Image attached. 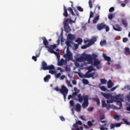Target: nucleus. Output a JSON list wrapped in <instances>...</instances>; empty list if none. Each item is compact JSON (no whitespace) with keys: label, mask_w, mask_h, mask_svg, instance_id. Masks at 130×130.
<instances>
[{"label":"nucleus","mask_w":130,"mask_h":130,"mask_svg":"<svg viewBox=\"0 0 130 130\" xmlns=\"http://www.w3.org/2000/svg\"><path fill=\"white\" fill-rule=\"evenodd\" d=\"M77 96V100L78 101H79V102L82 103L83 102V100L84 101L82 105V107L83 109H84V108H87V107H88V105H89V95H83V96H82V94L80 93L78 94Z\"/></svg>","instance_id":"f257e3e1"},{"label":"nucleus","mask_w":130,"mask_h":130,"mask_svg":"<svg viewBox=\"0 0 130 130\" xmlns=\"http://www.w3.org/2000/svg\"><path fill=\"white\" fill-rule=\"evenodd\" d=\"M42 39L43 40V44L45 45V47L46 48H47L48 51L50 53H53L54 50L53 49H55V48H56V44H54L53 45H50V46H48L49 44H48V41L47 40H46V38L45 37H43Z\"/></svg>","instance_id":"f03ea898"},{"label":"nucleus","mask_w":130,"mask_h":130,"mask_svg":"<svg viewBox=\"0 0 130 130\" xmlns=\"http://www.w3.org/2000/svg\"><path fill=\"white\" fill-rule=\"evenodd\" d=\"M54 90L57 91V92H60V93L63 95L64 100L67 99V95L69 92V89L64 85H62L61 89L58 88V87H56L54 88Z\"/></svg>","instance_id":"7ed1b4c3"},{"label":"nucleus","mask_w":130,"mask_h":130,"mask_svg":"<svg viewBox=\"0 0 130 130\" xmlns=\"http://www.w3.org/2000/svg\"><path fill=\"white\" fill-rule=\"evenodd\" d=\"M87 70H88L86 74L84 75V78H93L94 77H97V74L95 72L89 74V73H91L92 71H94V68H93V67L89 66L87 67Z\"/></svg>","instance_id":"20e7f679"},{"label":"nucleus","mask_w":130,"mask_h":130,"mask_svg":"<svg viewBox=\"0 0 130 130\" xmlns=\"http://www.w3.org/2000/svg\"><path fill=\"white\" fill-rule=\"evenodd\" d=\"M41 70H43V71L54 70V66L53 65L47 66V63H46V62H45V61H43L42 62L41 71Z\"/></svg>","instance_id":"39448f33"},{"label":"nucleus","mask_w":130,"mask_h":130,"mask_svg":"<svg viewBox=\"0 0 130 130\" xmlns=\"http://www.w3.org/2000/svg\"><path fill=\"white\" fill-rule=\"evenodd\" d=\"M85 60H87L88 62L92 64L93 63V59H95V58H97V55L95 54H85Z\"/></svg>","instance_id":"423d86ee"},{"label":"nucleus","mask_w":130,"mask_h":130,"mask_svg":"<svg viewBox=\"0 0 130 130\" xmlns=\"http://www.w3.org/2000/svg\"><path fill=\"white\" fill-rule=\"evenodd\" d=\"M64 57L68 59V60H72L73 59V54L70 51L69 47L67 48V54L64 56Z\"/></svg>","instance_id":"0eeeda50"},{"label":"nucleus","mask_w":130,"mask_h":130,"mask_svg":"<svg viewBox=\"0 0 130 130\" xmlns=\"http://www.w3.org/2000/svg\"><path fill=\"white\" fill-rule=\"evenodd\" d=\"M116 99H117V104L119 106L118 109H120V108L122 107V101H123V99H122V98H119V95H117L116 97Z\"/></svg>","instance_id":"6e6552de"},{"label":"nucleus","mask_w":130,"mask_h":130,"mask_svg":"<svg viewBox=\"0 0 130 130\" xmlns=\"http://www.w3.org/2000/svg\"><path fill=\"white\" fill-rule=\"evenodd\" d=\"M102 107H103V108H105L106 107L107 110H109V109H110V108H111V105L107 104L106 101H105V100H102Z\"/></svg>","instance_id":"1a4fd4ad"},{"label":"nucleus","mask_w":130,"mask_h":130,"mask_svg":"<svg viewBox=\"0 0 130 130\" xmlns=\"http://www.w3.org/2000/svg\"><path fill=\"white\" fill-rule=\"evenodd\" d=\"M101 61H100L99 60L96 58L94 59L93 66L94 67H96V69H98V70H99V69H100V67H101Z\"/></svg>","instance_id":"9d476101"},{"label":"nucleus","mask_w":130,"mask_h":130,"mask_svg":"<svg viewBox=\"0 0 130 130\" xmlns=\"http://www.w3.org/2000/svg\"><path fill=\"white\" fill-rule=\"evenodd\" d=\"M96 41H97V38L95 37H93L91 40H88V45L89 46H90V45H92V44H94Z\"/></svg>","instance_id":"9b49d317"},{"label":"nucleus","mask_w":130,"mask_h":130,"mask_svg":"<svg viewBox=\"0 0 130 130\" xmlns=\"http://www.w3.org/2000/svg\"><path fill=\"white\" fill-rule=\"evenodd\" d=\"M105 27H106V24H105L104 23H101L100 24L97 25V29L100 31L103 29H105Z\"/></svg>","instance_id":"f8f14e48"},{"label":"nucleus","mask_w":130,"mask_h":130,"mask_svg":"<svg viewBox=\"0 0 130 130\" xmlns=\"http://www.w3.org/2000/svg\"><path fill=\"white\" fill-rule=\"evenodd\" d=\"M101 95L103 96L106 99H110L112 98V94L110 93H105L104 92H101Z\"/></svg>","instance_id":"ddd939ff"},{"label":"nucleus","mask_w":130,"mask_h":130,"mask_svg":"<svg viewBox=\"0 0 130 130\" xmlns=\"http://www.w3.org/2000/svg\"><path fill=\"white\" fill-rule=\"evenodd\" d=\"M113 28L115 31H117L118 32H120L122 30V28H121L118 24H115L113 26Z\"/></svg>","instance_id":"4468645a"},{"label":"nucleus","mask_w":130,"mask_h":130,"mask_svg":"<svg viewBox=\"0 0 130 130\" xmlns=\"http://www.w3.org/2000/svg\"><path fill=\"white\" fill-rule=\"evenodd\" d=\"M77 61H79V62H83V61H86L85 56H81L76 59Z\"/></svg>","instance_id":"2eb2a0df"},{"label":"nucleus","mask_w":130,"mask_h":130,"mask_svg":"<svg viewBox=\"0 0 130 130\" xmlns=\"http://www.w3.org/2000/svg\"><path fill=\"white\" fill-rule=\"evenodd\" d=\"M40 55V51L39 50L37 51L36 55L32 56V59H34L35 61H37V57H39V55Z\"/></svg>","instance_id":"dca6fc26"},{"label":"nucleus","mask_w":130,"mask_h":130,"mask_svg":"<svg viewBox=\"0 0 130 130\" xmlns=\"http://www.w3.org/2000/svg\"><path fill=\"white\" fill-rule=\"evenodd\" d=\"M64 25V29L66 32H69L71 31V28H70V25L69 24L63 23Z\"/></svg>","instance_id":"f3484780"},{"label":"nucleus","mask_w":130,"mask_h":130,"mask_svg":"<svg viewBox=\"0 0 130 130\" xmlns=\"http://www.w3.org/2000/svg\"><path fill=\"white\" fill-rule=\"evenodd\" d=\"M121 125V123H117V124H111L110 125V128L111 129H112V128H114V127L116 126V127H118Z\"/></svg>","instance_id":"a211bd4d"},{"label":"nucleus","mask_w":130,"mask_h":130,"mask_svg":"<svg viewBox=\"0 0 130 130\" xmlns=\"http://www.w3.org/2000/svg\"><path fill=\"white\" fill-rule=\"evenodd\" d=\"M64 12L63 13V16L65 17V18H68L69 16V14L68 13V11L67 10V7L66 6H63Z\"/></svg>","instance_id":"6ab92c4d"},{"label":"nucleus","mask_w":130,"mask_h":130,"mask_svg":"<svg viewBox=\"0 0 130 130\" xmlns=\"http://www.w3.org/2000/svg\"><path fill=\"white\" fill-rule=\"evenodd\" d=\"M108 89H110V88H112L114 86V84L112 82V81L111 80H109L108 82Z\"/></svg>","instance_id":"aec40b11"},{"label":"nucleus","mask_w":130,"mask_h":130,"mask_svg":"<svg viewBox=\"0 0 130 130\" xmlns=\"http://www.w3.org/2000/svg\"><path fill=\"white\" fill-rule=\"evenodd\" d=\"M75 36L71 34H69L68 36V39H69V40H71V41L75 40Z\"/></svg>","instance_id":"412c9836"},{"label":"nucleus","mask_w":130,"mask_h":130,"mask_svg":"<svg viewBox=\"0 0 130 130\" xmlns=\"http://www.w3.org/2000/svg\"><path fill=\"white\" fill-rule=\"evenodd\" d=\"M103 56L105 59V60H106L107 61H110V60H111V58H110V57L107 56L106 55V54L105 53L103 54Z\"/></svg>","instance_id":"4be33fe9"},{"label":"nucleus","mask_w":130,"mask_h":130,"mask_svg":"<svg viewBox=\"0 0 130 130\" xmlns=\"http://www.w3.org/2000/svg\"><path fill=\"white\" fill-rule=\"evenodd\" d=\"M108 125H107V124H104L102 125V127H100L101 130H108Z\"/></svg>","instance_id":"5701e85b"},{"label":"nucleus","mask_w":130,"mask_h":130,"mask_svg":"<svg viewBox=\"0 0 130 130\" xmlns=\"http://www.w3.org/2000/svg\"><path fill=\"white\" fill-rule=\"evenodd\" d=\"M64 63V59H63V58H61L60 61L58 60L57 65L59 66V67H61V66H62V64H63Z\"/></svg>","instance_id":"b1692460"},{"label":"nucleus","mask_w":130,"mask_h":130,"mask_svg":"<svg viewBox=\"0 0 130 130\" xmlns=\"http://www.w3.org/2000/svg\"><path fill=\"white\" fill-rule=\"evenodd\" d=\"M74 23V21L72 20V19L70 18H67L65 19V20L63 22V24H68V23Z\"/></svg>","instance_id":"393cba45"},{"label":"nucleus","mask_w":130,"mask_h":130,"mask_svg":"<svg viewBox=\"0 0 130 130\" xmlns=\"http://www.w3.org/2000/svg\"><path fill=\"white\" fill-rule=\"evenodd\" d=\"M81 105H80V104L79 103L76 104V111H78V112L81 111Z\"/></svg>","instance_id":"a878e982"},{"label":"nucleus","mask_w":130,"mask_h":130,"mask_svg":"<svg viewBox=\"0 0 130 130\" xmlns=\"http://www.w3.org/2000/svg\"><path fill=\"white\" fill-rule=\"evenodd\" d=\"M124 53H125V54H126V55H129V54H130L129 48L126 47L125 48Z\"/></svg>","instance_id":"bb28decb"},{"label":"nucleus","mask_w":130,"mask_h":130,"mask_svg":"<svg viewBox=\"0 0 130 130\" xmlns=\"http://www.w3.org/2000/svg\"><path fill=\"white\" fill-rule=\"evenodd\" d=\"M51 78V76H50V75H47L45 77H44V80L45 82H48Z\"/></svg>","instance_id":"cd10ccee"},{"label":"nucleus","mask_w":130,"mask_h":130,"mask_svg":"<svg viewBox=\"0 0 130 130\" xmlns=\"http://www.w3.org/2000/svg\"><path fill=\"white\" fill-rule=\"evenodd\" d=\"M122 24H123L124 25V27H127V21L126 20L122 19H121Z\"/></svg>","instance_id":"c85d7f7f"},{"label":"nucleus","mask_w":130,"mask_h":130,"mask_svg":"<svg viewBox=\"0 0 130 130\" xmlns=\"http://www.w3.org/2000/svg\"><path fill=\"white\" fill-rule=\"evenodd\" d=\"M98 21H99V15L96 16L94 18L92 22H93V24H96V23H97V22H98Z\"/></svg>","instance_id":"c756f323"},{"label":"nucleus","mask_w":130,"mask_h":130,"mask_svg":"<svg viewBox=\"0 0 130 130\" xmlns=\"http://www.w3.org/2000/svg\"><path fill=\"white\" fill-rule=\"evenodd\" d=\"M76 42H77L78 44H82V43L83 42V40L80 38H78L76 40Z\"/></svg>","instance_id":"7c9ffc66"},{"label":"nucleus","mask_w":130,"mask_h":130,"mask_svg":"<svg viewBox=\"0 0 130 130\" xmlns=\"http://www.w3.org/2000/svg\"><path fill=\"white\" fill-rule=\"evenodd\" d=\"M100 81H101V84H102L103 85H105V84L107 83V80H106V79H101Z\"/></svg>","instance_id":"2f4dec72"},{"label":"nucleus","mask_w":130,"mask_h":130,"mask_svg":"<svg viewBox=\"0 0 130 130\" xmlns=\"http://www.w3.org/2000/svg\"><path fill=\"white\" fill-rule=\"evenodd\" d=\"M79 92H73V93H72V96H73V99H75V100H77V101H78V99H76V96H77V95H78V93Z\"/></svg>","instance_id":"473e14b6"},{"label":"nucleus","mask_w":130,"mask_h":130,"mask_svg":"<svg viewBox=\"0 0 130 130\" xmlns=\"http://www.w3.org/2000/svg\"><path fill=\"white\" fill-rule=\"evenodd\" d=\"M93 101H95L97 103V105H98L99 106V105H100V100H99V99L98 98H94L93 99Z\"/></svg>","instance_id":"72a5a7b5"},{"label":"nucleus","mask_w":130,"mask_h":130,"mask_svg":"<svg viewBox=\"0 0 130 130\" xmlns=\"http://www.w3.org/2000/svg\"><path fill=\"white\" fill-rule=\"evenodd\" d=\"M107 43L106 40L102 41L100 42L101 46H104V45H106Z\"/></svg>","instance_id":"f704fd0d"},{"label":"nucleus","mask_w":130,"mask_h":130,"mask_svg":"<svg viewBox=\"0 0 130 130\" xmlns=\"http://www.w3.org/2000/svg\"><path fill=\"white\" fill-rule=\"evenodd\" d=\"M88 5L89 6L90 9H92V8H93V4H92V0H89Z\"/></svg>","instance_id":"c9c22d12"},{"label":"nucleus","mask_w":130,"mask_h":130,"mask_svg":"<svg viewBox=\"0 0 130 130\" xmlns=\"http://www.w3.org/2000/svg\"><path fill=\"white\" fill-rule=\"evenodd\" d=\"M77 9L79 12H84V9L81 6H78Z\"/></svg>","instance_id":"e433bc0d"},{"label":"nucleus","mask_w":130,"mask_h":130,"mask_svg":"<svg viewBox=\"0 0 130 130\" xmlns=\"http://www.w3.org/2000/svg\"><path fill=\"white\" fill-rule=\"evenodd\" d=\"M122 120L125 124H126L127 125H129V122L127 121V120H126V119H122Z\"/></svg>","instance_id":"4c0bfd02"},{"label":"nucleus","mask_w":130,"mask_h":130,"mask_svg":"<svg viewBox=\"0 0 130 130\" xmlns=\"http://www.w3.org/2000/svg\"><path fill=\"white\" fill-rule=\"evenodd\" d=\"M66 45H67V47H70V46H71V43H72V41H66Z\"/></svg>","instance_id":"58836bf2"},{"label":"nucleus","mask_w":130,"mask_h":130,"mask_svg":"<svg viewBox=\"0 0 130 130\" xmlns=\"http://www.w3.org/2000/svg\"><path fill=\"white\" fill-rule=\"evenodd\" d=\"M67 83L69 87H71V88H73V85H72V83H71V82L70 81L67 80Z\"/></svg>","instance_id":"ea45409f"},{"label":"nucleus","mask_w":130,"mask_h":130,"mask_svg":"<svg viewBox=\"0 0 130 130\" xmlns=\"http://www.w3.org/2000/svg\"><path fill=\"white\" fill-rule=\"evenodd\" d=\"M93 17H94V13H93V12L92 11H90L88 22H89V21H90V19H91V18H93Z\"/></svg>","instance_id":"a19ab883"},{"label":"nucleus","mask_w":130,"mask_h":130,"mask_svg":"<svg viewBox=\"0 0 130 130\" xmlns=\"http://www.w3.org/2000/svg\"><path fill=\"white\" fill-rule=\"evenodd\" d=\"M83 83L85 85H88L89 84V81L87 79H83Z\"/></svg>","instance_id":"79ce46f5"},{"label":"nucleus","mask_w":130,"mask_h":130,"mask_svg":"<svg viewBox=\"0 0 130 130\" xmlns=\"http://www.w3.org/2000/svg\"><path fill=\"white\" fill-rule=\"evenodd\" d=\"M114 119H116V120H119V115H114Z\"/></svg>","instance_id":"37998d69"},{"label":"nucleus","mask_w":130,"mask_h":130,"mask_svg":"<svg viewBox=\"0 0 130 130\" xmlns=\"http://www.w3.org/2000/svg\"><path fill=\"white\" fill-rule=\"evenodd\" d=\"M100 89L101 90V91H107V89L106 88H105V86H102L100 87Z\"/></svg>","instance_id":"c03bdc74"},{"label":"nucleus","mask_w":130,"mask_h":130,"mask_svg":"<svg viewBox=\"0 0 130 130\" xmlns=\"http://www.w3.org/2000/svg\"><path fill=\"white\" fill-rule=\"evenodd\" d=\"M113 18V14H109L108 15V19H109V20H112Z\"/></svg>","instance_id":"a18cd8bd"},{"label":"nucleus","mask_w":130,"mask_h":130,"mask_svg":"<svg viewBox=\"0 0 130 130\" xmlns=\"http://www.w3.org/2000/svg\"><path fill=\"white\" fill-rule=\"evenodd\" d=\"M89 46H90L88 44V45L82 46L81 48L82 49H86V48H87V47H89Z\"/></svg>","instance_id":"49530a36"},{"label":"nucleus","mask_w":130,"mask_h":130,"mask_svg":"<svg viewBox=\"0 0 130 130\" xmlns=\"http://www.w3.org/2000/svg\"><path fill=\"white\" fill-rule=\"evenodd\" d=\"M87 124L88 125V126H93V123H92V122L91 121H88L87 122Z\"/></svg>","instance_id":"de8ad7c7"},{"label":"nucleus","mask_w":130,"mask_h":130,"mask_svg":"<svg viewBox=\"0 0 130 130\" xmlns=\"http://www.w3.org/2000/svg\"><path fill=\"white\" fill-rule=\"evenodd\" d=\"M109 11L110 13H113V12H114V7H111Z\"/></svg>","instance_id":"09e8293b"},{"label":"nucleus","mask_w":130,"mask_h":130,"mask_svg":"<svg viewBox=\"0 0 130 130\" xmlns=\"http://www.w3.org/2000/svg\"><path fill=\"white\" fill-rule=\"evenodd\" d=\"M76 123L79 125H83V123H82V121L80 120L76 121Z\"/></svg>","instance_id":"8fccbe9b"},{"label":"nucleus","mask_w":130,"mask_h":130,"mask_svg":"<svg viewBox=\"0 0 130 130\" xmlns=\"http://www.w3.org/2000/svg\"><path fill=\"white\" fill-rule=\"evenodd\" d=\"M70 104L71 106H75V103H74V101L73 100L70 101Z\"/></svg>","instance_id":"3c124183"},{"label":"nucleus","mask_w":130,"mask_h":130,"mask_svg":"<svg viewBox=\"0 0 130 130\" xmlns=\"http://www.w3.org/2000/svg\"><path fill=\"white\" fill-rule=\"evenodd\" d=\"M49 73V74H51V75H54V74H55V71L52 70H50Z\"/></svg>","instance_id":"603ef678"},{"label":"nucleus","mask_w":130,"mask_h":130,"mask_svg":"<svg viewBox=\"0 0 130 130\" xmlns=\"http://www.w3.org/2000/svg\"><path fill=\"white\" fill-rule=\"evenodd\" d=\"M60 76H61V74L60 73H57L55 75V77L56 79H58V78H59Z\"/></svg>","instance_id":"864d4df0"},{"label":"nucleus","mask_w":130,"mask_h":130,"mask_svg":"<svg viewBox=\"0 0 130 130\" xmlns=\"http://www.w3.org/2000/svg\"><path fill=\"white\" fill-rule=\"evenodd\" d=\"M105 29L107 32H108L110 29L109 28V26L106 25V27H105Z\"/></svg>","instance_id":"5fc2aeb1"},{"label":"nucleus","mask_w":130,"mask_h":130,"mask_svg":"<svg viewBox=\"0 0 130 130\" xmlns=\"http://www.w3.org/2000/svg\"><path fill=\"white\" fill-rule=\"evenodd\" d=\"M107 104H110L109 103H113V100L111 99L110 100H107Z\"/></svg>","instance_id":"6e6d98bb"},{"label":"nucleus","mask_w":130,"mask_h":130,"mask_svg":"<svg viewBox=\"0 0 130 130\" xmlns=\"http://www.w3.org/2000/svg\"><path fill=\"white\" fill-rule=\"evenodd\" d=\"M65 71L66 72H71V68L70 67H66L65 68Z\"/></svg>","instance_id":"4d7b16f0"},{"label":"nucleus","mask_w":130,"mask_h":130,"mask_svg":"<svg viewBox=\"0 0 130 130\" xmlns=\"http://www.w3.org/2000/svg\"><path fill=\"white\" fill-rule=\"evenodd\" d=\"M121 68V66H120V64H117L116 65V69H117V70H119V69Z\"/></svg>","instance_id":"13d9d810"},{"label":"nucleus","mask_w":130,"mask_h":130,"mask_svg":"<svg viewBox=\"0 0 130 130\" xmlns=\"http://www.w3.org/2000/svg\"><path fill=\"white\" fill-rule=\"evenodd\" d=\"M118 87V86H116L115 87H114L111 88V89H110L111 92H113V91H114V90H116V88H117Z\"/></svg>","instance_id":"bf43d9fd"},{"label":"nucleus","mask_w":130,"mask_h":130,"mask_svg":"<svg viewBox=\"0 0 130 130\" xmlns=\"http://www.w3.org/2000/svg\"><path fill=\"white\" fill-rule=\"evenodd\" d=\"M128 41V39L127 38H123V42H124V43L127 42Z\"/></svg>","instance_id":"052dcab7"},{"label":"nucleus","mask_w":130,"mask_h":130,"mask_svg":"<svg viewBox=\"0 0 130 130\" xmlns=\"http://www.w3.org/2000/svg\"><path fill=\"white\" fill-rule=\"evenodd\" d=\"M73 127H75V128H78L79 127V126H78V124L77 123H74L73 125Z\"/></svg>","instance_id":"680f3d73"},{"label":"nucleus","mask_w":130,"mask_h":130,"mask_svg":"<svg viewBox=\"0 0 130 130\" xmlns=\"http://www.w3.org/2000/svg\"><path fill=\"white\" fill-rule=\"evenodd\" d=\"M94 109V108H93V107H91L90 108H89L87 109L88 111H89V112L92 111Z\"/></svg>","instance_id":"e2e57ef3"},{"label":"nucleus","mask_w":130,"mask_h":130,"mask_svg":"<svg viewBox=\"0 0 130 130\" xmlns=\"http://www.w3.org/2000/svg\"><path fill=\"white\" fill-rule=\"evenodd\" d=\"M103 119H105V116L104 115H103L102 116H101L100 120H102Z\"/></svg>","instance_id":"0e129e2a"},{"label":"nucleus","mask_w":130,"mask_h":130,"mask_svg":"<svg viewBox=\"0 0 130 130\" xmlns=\"http://www.w3.org/2000/svg\"><path fill=\"white\" fill-rule=\"evenodd\" d=\"M74 47L75 49H78V48H79V44H75L74 45Z\"/></svg>","instance_id":"69168bd1"},{"label":"nucleus","mask_w":130,"mask_h":130,"mask_svg":"<svg viewBox=\"0 0 130 130\" xmlns=\"http://www.w3.org/2000/svg\"><path fill=\"white\" fill-rule=\"evenodd\" d=\"M124 89H127L128 90H130V86L127 85L124 86Z\"/></svg>","instance_id":"338daca9"},{"label":"nucleus","mask_w":130,"mask_h":130,"mask_svg":"<svg viewBox=\"0 0 130 130\" xmlns=\"http://www.w3.org/2000/svg\"><path fill=\"white\" fill-rule=\"evenodd\" d=\"M65 78H66V76H64V75H62L60 77V80H64Z\"/></svg>","instance_id":"774afa93"}]
</instances>
